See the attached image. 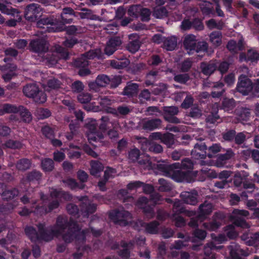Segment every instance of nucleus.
<instances>
[{
	"label": "nucleus",
	"mask_w": 259,
	"mask_h": 259,
	"mask_svg": "<svg viewBox=\"0 0 259 259\" xmlns=\"http://www.w3.org/2000/svg\"><path fill=\"white\" fill-rule=\"evenodd\" d=\"M39 234L32 227H27L25 231L27 236L32 241L42 240L49 241L54 237H61L65 242L69 243L74 239L77 240H83L85 237V231H80L78 225L73 222L72 219L70 223H67L65 218L59 217L55 226L50 229H45L43 224L38 226Z\"/></svg>",
	"instance_id": "nucleus-1"
},
{
	"label": "nucleus",
	"mask_w": 259,
	"mask_h": 259,
	"mask_svg": "<svg viewBox=\"0 0 259 259\" xmlns=\"http://www.w3.org/2000/svg\"><path fill=\"white\" fill-rule=\"evenodd\" d=\"M31 49L40 55H42V61L50 66L55 65L60 59H67V51L59 45L55 46L53 52H48V45L44 39L34 40L30 44Z\"/></svg>",
	"instance_id": "nucleus-2"
},
{
	"label": "nucleus",
	"mask_w": 259,
	"mask_h": 259,
	"mask_svg": "<svg viewBox=\"0 0 259 259\" xmlns=\"http://www.w3.org/2000/svg\"><path fill=\"white\" fill-rule=\"evenodd\" d=\"M248 214V211L245 210L235 209L233 210L231 220L233 222L234 225L227 226L225 230L228 237L234 238L237 236L238 233L235 230L234 225L243 228H248L250 227L244 220L240 218L241 216L247 217Z\"/></svg>",
	"instance_id": "nucleus-3"
},
{
	"label": "nucleus",
	"mask_w": 259,
	"mask_h": 259,
	"mask_svg": "<svg viewBox=\"0 0 259 259\" xmlns=\"http://www.w3.org/2000/svg\"><path fill=\"white\" fill-rule=\"evenodd\" d=\"M184 45L189 54H192L194 52L204 54L207 47L205 42H198L196 36L193 34H188L185 36Z\"/></svg>",
	"instance_id": "nucleus-4"
},
{
	"label": "nucleus",
	"mask_w": 259,
	"mask_h": 259,
	"mask_svg": "<svg viewBox=\"0 0 259 259\" xmlns=\"http://www.w3.org/2000/svg\"><path fill=\"white\" fill-rule=\"evenodd\" d=\"M24 95L28 98H32L37 103H43L47 100L46 95L40 91L36 84H28L23 88Z\"/></svg>",
	"instance_id": "nucleus-5"
},
{
	"label": "nucleus",
	"mask_w": 259,
	"mask_h": 259,
	"mask_svg": "<svg viewBox=\"0 0 259 259\" xmlns=\"http://www.w3.org/2000/svg\"><path fill=\"white\" fill-rule=\"evenodd\" d=\"M59 22L56 19L53 18H42L37 22L36 25L44 30L42 32H56L60 31L62 26H59Z\"/></svg>",
	"instance_id": "nucleus-6"
},
{
	"label": "nucleus",
	"mask_w": 259,
	"mask_h": 259,
	"mask_svg": "<svg viewBox=\"0 0 259 259\" xmlns=\"http://www.w3.org/2000/svg\"><path fill=\"white\" fill-rule=\"evenodd\" d=\"M211 236L212 238L213 239V242L208 243L205 246L204 256L203 259H215V255L211 252V250L212 249H221L222 247V246H217L215 245V244L217 243H223L226 240V237L224 235L221 234L218 237H214V234H212Z\"/></svg>",
	"instance_id": "nucleus-7"
},
{
	"label": "nucleus",
	"mask_w": 259,
	"mask_h": 259,
	"mask_svg": "<svg viewBox=\"0 0 259 259\" xmlns=\"http://www.w3.org/2000/svg\"><path fill=\"white\" fill-rule=\"evenodd\" d=\"M173 211L175 213L172 215V219L175 221L176 225L178 227L184 225L185 221L182 217L178 215L177 214L185 212L188 216H192L195 214V212L192 211L185 210V208L182 206V203L179 200L175 202Z\"/></svg>",
	"instance_id": "nucleus-8"
},
{
	"label": "nucleus",
	"mask_w": 259,
	"mask_h": 259,
	"mask_svg": "<svg viewBox=\"0 0 259 259\" xmlns=\"http://www.w3.org/2000/svg\"><path fill=\"white\" fill-rule=\"evenodd\" d=\"M97 121L93 119H90L86 125L87 136L89 142L91 144H93L94 142H97L103 138L102 133L97 132Z\"/></svg>",
	"instance_id": "nucleus-9"
},
{
	"label": "nucleus",
	"mask_w": 259,
	"mask_h": 259,
	"mask_svg": "<svg viewBox=\"0 0 259 259\" xmlns=\"http://www.w3.org/2000/svg\"><path fill=\"white\" fill-rule=\"evenodd\" d=\"M212 210V204L207 202H205L199 206L197 220L192 219L189 223V226L192 227H197L198 226V220L202 222L206 218V215L211 212Z\"/></svg>",
	"instance_id": "nucleus-10"
},
{
	"label": "nucleus",
	"mask_w": 259,
	"mask_h": 259,
	"mask_svg": "<svg viewBox=\"0 0 259 259\" xmlns=\"http://www.w3.org/2000/svg\"><path fill=\"white\" fill-rule=\"evenodd\" d=\"M109 217L115 223L125 225L131 219V214L123 209L114 210L109 213Z\"/></svg>",
	"instance_id": "nucleus-11"
},
{
	"label": "nucleus",
	"mask_w": 259,
	"mask_h": 259,
	"mask_svg": "<svg viewBox=\"0 0 259 259\" xmlns=\"http://www.w3.org/2000/svg\"><path fill=\"white\" fill-rule=\"evenodd\" d=\"M102 51L99 49L89 51L76 60L75 65L77 67H86L89 64L88 59L100 58L102 57Z\"/></svg>",
	"instance_id": "nucleus-12"
},
{
	"label": "nucleus",
	"mask_w": 259,
	"mask_h": 259,
	"mask_svg": "<svg viewBox=\"0 0 259 259\" xmlns=\"http://www.w3.org/2000/svg\"><path fill=\"white\" fill-rule=\"evenodd\" d=\"M42 10L37 4H32L26 9L25 17L29 21H36L42 14Z\"/></svg>",
	"instance_id": "nucleus-13"
},
{
	"label": "nucleus",
	"mask_w": 259,
	"mask_h": 259,
	"mask_svg": "<svg viewBox=\"0 0 259 259\" xmlns=\"http://www.w3.org/2000/svg\"><path fill=\"white\" fill-rule=\"evenodd\" d=\"M237 90L244 95H247L253 89L251 81L245 75H241L239 78Z\"/></svg>",
	"instance_id": "nucleus-14"
},
{
	"label": "nucleus",
	"mask_w": 259,
	"mask_h": 259,
	"mask_svg": "<svg viewBox=\"0 0 259 259\" xmlns=\"http://www.w3.org/2000/svg\"><path fill=\"white\" fill-rule=\"evenodd\" d=\"M59 205V202L58 200L53 201L49 206V209L48 210L47 208H45L44 206H38L36 205L35 209H31V210H29L26 208H24L21 211L19 212V214L21 215H27L31 212H34L36 213H39L40 214H45L54 208H57Z\"/></svg>",
	"instance_id": "nucleus-15"
},
{
	"label": "nucleus",
	"mask_w": 259,
	"mask_h": 259,
	"mask_svg": "<svg viewBox=\"0 0 259 259\" xmlns=\"http://www.w3.org/2000/svg\"><path fill=\"white\" fill-rule=\"evenodd\" d=\"M0 69L4 72L2 78L5 82L10 81L17 75L16 73L17 67L14 64H7L5 66H1Z\"/></svg>",
	"instance_id": "nucleus-16"
},
{
	"label": "nucleus",
	"mask_w": 259,
	"mask_h": 259,
	"mask_svg": "<svg viewBox=\"0 0 259 259\" xmlns=\"http://www.w3.org/2000/svg\"><path fill=\"white\" fill-rule=\"evenodd\" d=\"M163 111L164 117L166 120L172 123L180 122L179 119L175 116L179 112L177 107L175 106L164 107Z\"/></svg>",
	"instance_id": "nucleus-17"
},
{
	"label": "nucleus",
	"mask_w": 259,
	"mask_h": 259,
	"mask_svg": "<svg viewBox=\"0 0 259 259\" xmlns=\"http://www.w3.org/2000/svg\"><path fill=\"white\" fill-rule=\"evenodd\" d=\"M158 223L156 221L149 224H146L142 221H139L136 223V227L138 230L144 229L146 232L151 234H155L158 231Z\"/></svg>",
	"instance_id": "nucleus-18"
},
{
	"label": "nucleus",
	"mask_w": 259,
	"mask_h": 259,
	"mask_svg": "<svg viewBox=\"0 0 259 259\" xmlns=\"http://www.w3.org/2000/svg\"><path fill=\"white\" fill-rule=\"evenodd\" d=\"M121 40L118 37L111 38L107 43L105 48V52L108 55H112L120 46Z\"/></svg>",
	"instance_id": "nucleus-19"
},
{
	"label": "nucleus",
	"mask_w": 259,
	"mask_h": 259,
	"mask_svg": "<svg viewBox=\"0 0 259 259\" xmlns=\"http://www.w3.org/2000/svg\"><path fill=\"white\" fill-rule=\"evenodd\" d=\"M119 127V123L116 120H110L108 116H103L101 119V123L99 129L101 131L105 132L107 130L112 128H117Z\"/></svg>",
	"instance_id": "nucleus-20"
},
{
	"label": "nucleus",
	"mask_w": 259,
	"mask_h": 259,
	"mask_svg": "<svg viewBox=\"0 0 259 259\" xmlns=\"http://www.w3.org/2000/svg\"><path fill=\"white\" fill-rule=\"evenodd\" d=\"M239 60L240 61L256 62L259 60V53L254 49H249L248 50L246 55L244 53L240 54Z\"/></svg>",
	"instance_id": "nucleus-21"
},
{
	"label": "nucleus",
	"mask_w": 259,
	"mask_h": 259,
	"mask_svg": "<svg viewBox=\"0 0 259 259\" xmlns=\"http://www.w3.org/2000/svg\"><path fill=\"white\" fill-rule=\"evenodd\" d=\"M130 41L126 46L128 51L132 53H135L140 48V43L138 38V36L136 33H133L128 36Z\"/></svg>",
	"instance_id": "nucleus-22"
},
{
	"label": "nucleus",
	"mask_w": 259,
	"mask_h": 259,
	"mask_svg": "<svg viewBox=\"0 0 259 259\" xmlns=\"http://www.w3.org/2000/svg\"><path fill=\"white\" fill-rule=\"evenodd\" d=\"M245 46V43L242 36L239 38L237 44L233 40H231L228 43L227 47L228 49L233 53H237L239 51L243 50Z\"/></svg>",
	"instance_id": "nucleus-23"
},
{
	"label": "nucleus",
	"mask_w": 259,
	"mask_h": 259,
	"mask_svg": "<svg viewBox=\"0 0 259 259\" xmlns=\"http://www.w3.org/2000/svg\"><path fill=\"white\" fill-rule=\"evenodd\" d=\"M161 120L159 119H144L141 121V125L144 129L153 130L159 127Z\"/></svg>",
	"instance_id": "nucleus-24"
},
{
	"label": "nucleus",
	"mask_w": 259,
	"mask_h": 259,
	"mask_svg": "<svg viewBox=\"0 0 259 259\" xmlns=\"http://www.w3.org/2000/svg\"><path fill=\"white\" fill-rule=\"evenodd\" d=\"M190 173L188 171H182V170L178 169L174 171L172 178L178 182H190Z\"/></svg>",
	"instance_id": "nucleus-25"
},
{
	"label": "nucleus",
	"mask_w": 259,
	"mask_h": 259,
	"mask_svg": "<svg viewBox=\"0 0 259 259\" xmlns=\"http://www.w3.org/2000/svg\"><path fill=\"white\" fill-rule=\"evenodd\" d=\"M206 146L204 144H196L191 154L195 159H204L206 156Z\"/></svg>",
	"instance_id": "nucleus-26"
},
{
	"label": "nucleus",
	"mask_w": 259,
	"mask_h": 259,
	"mask_svg": "<svg viewBox=\"0 0 259 259\" xmlns=\"http://www.w3.org/2000/svg\"><path fill=\"white\" fill-rule=\"evenodd\" d=\"M148 201L146 198L141 197L138 200L137 205L139 208L144 209V212L146 213L147 217L149 218H153L154 216V212L152 207L149 205H147Z\"/></svg>",
	"instance_id": "nucleus-27"
},
{
	"label": "nucleus",
	"mask_w": 259,
	"mask_h": 259,
	"mask_svg": "<svg viewBox=\"0 0 259 259\" xmlns=\"http://www.w3.org/2000/svg\"><path fill=\"white\" fill-rule=\"evenodd\" d=\"M181 197L187 204L195 205L197 203V193L195 191L191 192H183L181 194Z\"/></svg>",
	"instance_id": "nucleus-28"
},
{
	"label": "nucleus",
	"mask_w": 259,
	"mask_h": 259,
	"mask_svg": "<svg viewBox=\"0 0 259 259\" xmlns=\"http://www.w3.org/2000/svg\"><path fill=\"white\" fill-rule=\"evenodd\" d=\"M96 210V205L92 203L87 197H84L81 209L83 215L88 217L90 213H94Z\"/></svg>",
	"instance_id": "nucleus-29"
},
{
	"label": "nucleus",
	"mask_w": 259,
	"mask_h": 259,
	"mask_svg": "<svg viewBox=\"0 0 259 259\" xmlns=\"http://www.w3.org/2000/svg\"><path fill=\"white\" fill-rule=\"evenodd\" d=\"M230 254L232 259H240V255H246L244 251L237 244H232L229 247Z\"/></svg>",
	"instance_id": "nucleus-30"
},
{
	"label": "nucleus",
	"mask_w": 259,
	"mask_h": 259,
	"mask_svg": "<svg viewBox=\"0 0 259 259\" xmlns=\"http://www.w3.org/2000/svg\"><path fill=\"white\" fill-rule=\"evenodd\" d=\"M131 111V109L129 107L124 106H119L117 109L112 108H108L107 109V112L112 113L116 116L125 115L128 114Z\"/></svg>",
	"instance_id": "nucleus-31"
},
{
	"label": "nucleus",
	"mask_w": 259,
	"mask_h": 259,
	"mask_svg": "<svg viewBox=\"0 0 259 259\" xmlns=\"http://www.w3.org/2000/svg\"><path fill=\"white\" fill-rule=\"evenodd\" d=\"M218 65L214 62H210L209 63H202L201 68L202 72L206 75L211 74L217 69Z\"/></svg>",
	"instance_id": "nucleus-32"
},
{
	"label": "nucleus",
	"mask_w": 259,
	"mask_h": 259,
	"mask_svg": "<svg viewBox=\"0 0 259 259\" xmlns=\"http://www.w3.org/2000/svg\"><path fill=\"white\" fill-rule=\"evenodd\" d=\"M96 79L100 87H106L110 82H112L113 79L119 81V78L118 77L110 78L107 75L103 74L98 75Z\"/></svg>",
	"instance_id": "nucleus-33"
},
{
	"label": "nucleus",
	"mask_w": 259,
	"mask_h": 259,
	"mask_svg": "<svg viewBox=\"0 0 259 259\" xmlns=\"http://www.w3.org/2000/svg\"><path fill=\"white\" fill-rule=\"evenodd\" d=\"M209 40L214 47L220 46L222 43V35L219 31H213L209 34Z\"/></svg>",
	"instance_id": "nucleus-34"
},
{
	"label": "nucleus",
	"mask_w": 259,
	"mask_h": 259,
	"mask_svg": "<svg viewBox=\"0 0 259 259\" xmlns=\"http://www.w3.org/2000/svg\"><path fill=\"white\" fill-rule=\"evenodd\" d=\"M141 166L145 169H150L154 168L155 164L153 163L152 160L147 155H144L143 159L139 161Z\"/></svg>",
	"instance_id": "nucleus-35"
},
{
	"label": "nucleus",
	"mask_w": 259,
	"mask_h": 259,
	"mask_svg": "<svg viewBox=\"0 0 259 259\" xmlns=\"http://www.w3.org/2000/svg\"><path fill=\"white\" fill-rule=\"evenodd\" d=\"M138 87L139 86L137 83L129 82L124 89L123 95L133 96L137 94Z\"/></svg>",
	"instance_id": "nucleus-36"
},
{
	"label": "nucleus",
	"mask_w": 259,
	"mask_h": 259,
	"mask_svg": "<svg viewBox=\"0 0 259 259\" xmlns=\"http://www.w3.org/2000/svg\"><path fill=\"white\" fill-rule=\"evenodd\" d=\"M3 148H11V149H21L23 147V144L19 141H14L13 140H8L4 144L2 145Z\"/></svg>",
	"instance_id": "nucleus-37"
},
{
	"label": "nucleus",
	"mask_w": 259,
	"mask_h": 259,
	"mask_svg": "<svg viewBox=\"0 0 259 259\" xmlns=\"http://www.w3.org/2000/svg\"><path fill=\"white\" fill-rule=\"evenodd\" d=\"M177 45V39L175 36L167 38L164 41V48L168 51L175 49Z\"/></svg>",
	"instance_id": "nucleus-38"
},
{
	"label": "nucleus",
	"mask_w": 259,
	"mask_h": 259,
	"mask_svg": "<svg viewBox=\"0 0 259 259\" xmlns=\"http://www.w3.org/2000/svg\"><path fill=\"white\" fill-rule=\"evenodd\" d=\"M168 12L164 7H156L153 13V15L156 18L162 19L167 16Z\"/></svg>",
	"instance_id": "nucleus-39"
},
{
	"label": "nucleus",
	"mask_w": 259,
	"mask_h": 259,
	"mask_svg": "<svg viewBox=\"0 0 259 259\" xmlns=\"http://www.w3.org/2000/svg\"><path fill=\"white\" fill-rule=\"evenodd\" d=\"M218 111V105L215 104L212 107V111L211 112V114L207 116L206 120L207 122L214 123L219 118V116L217 114Z\"/></svg>",
	"instance_id": "nucleus-40"
},
{
	"label": "nucleus",
	"mask_w": 259,
	"mask_h": 259,
	"mask_svg": "<svg viewBox=\"0 0 259 259\" xmlns=\"http://www.w3.org/2000/svg\"><path fill=\"white\" fill-rule=\"evenodd\" d=\"M91 174L92 175L96 176L98 172L103 169V165L99 162L92 161L91 162Z\"/></svg>",
	"instance_id": "nucleus-41"
},
{
	"label": "nucleus",
	"mask_w": 259,
	"mask_h": 259,
	"mask_svg": "<svg viewBox=\"0 0 259 259\" xmlns=\"http://www.w3.org/2000/svg\"><path fill=\"white\" fill-rule=\"evenodd\" d=\"M73 15L74 14L73 10L70 8H64L63 10V13L61 14L62 23H70L72 22V19L68 18L66 15Z\"/></svg>",
	"instance_id": "nucleus-42"
},
{
	"label": "nucleus",
	"mask_w": 259,
	"mask_h": 259,
	"mask_svg": "<svg viewBox=\"0 0 259 259\" xmlns=\"http://www.w3.org/2000/svg\"><path fill=\"white\" fill-rule=\"evenodd\" d=\"M61 82L56 78L50 79L47 83V85L44 87L45 90L48 91L52 89H58L61 87Z\"/></svg>",
	"instance_id": "nucleus-43"
},
{
	"label": "nucleus",
	"mask_w": 259,
	"mask_h": 259,
	"mask_svg": "<svg viewBox=\"0 0 259 259\" xmlns=\"http://www.w3.org/2000/svg\"><path fill=\"white\" fill-rule=\"evenodd\" d=\"M63 183L66 186L71 189H82L84 188V185L81 184L78 185L76 181L72 179H68L63 181Z\"/></svg>",
	"instance_id": "nucleus-44"
},
{
	"label": "nucleus",
	"mask_w": 259,
	"mask_h": 259,
	"mask_svg": "<svg viewBox=\"0 0 259 259\" xmlns=\"http://www.w3.org/2000/svg\"><path fill=\"white\" fill-rule=\"evenodd\" d=\"M23 120L25 122H29L31 120V115L30 112L23 106H19L18 111Z\"/></svg>",
	"instance_id": "nucleus-45"
},
{
	"label": "nucleus",
	"mask_w": 259,
	"mask_h": 259,
	"mask_svg": "<svg viewBox=\"0 0 259 259\" xmlns=\"http://www.w3.org/2000/svg\"><path fill=\"white\" fill-rule=\"evenodd\" d=\"M161 142L165 144L168 147H170L175 143L174 135L170 133L163 135Z\"/></svg>",
	"instance_id": "nucleus-46"
},
{
	"label": "nucleus",
	"mask_w": 259,
	"mask_h": 259,
	"mask_svg": "<svg viewBox=\"0 0 259 259\" xmlns=\"http://www.w3.org/2000/svg\"><path fill=\"white\" fill-rule=\"evenodd\" d=\"M159 185L158 190L161 192H167L170 191L171 189V185L164 179H160L158 180Z\"/></svg>",
	"instance_id": "nucleus-47"
},
{
	"label": "nucleus",
	"mask_w": 259,
	"mask_h": 259,
	"mask_svg": "<svg viewBox=\"0 0 259 259\" xmlns=\"http://www.w3.org/2000/svg\"><path fill=\"white\" fill-rule=\"evenodd\" d=\"M41 166L46 171H51L54 168V162L52 159L46 158L41 161Z\"/></svg>",
	"instance_id": "nucleus-48"
},
{
	"label": "nucleus",
	"mask_w": 259,
	"mask_h": 259,
	"mask_svg": "<svg viewBox=\"0 0 259 259\" xmlns=\"http://www.w3.org/2000/svg\"><path fill=\"white\" fill-rule=\"evenodd\" d=\"M51 197L53 198H60L63 197L66 200H69L71 196L68 193H63V192L58 191L56 189H52L51 191Z\"/></svg>",
	"instance_id": "nucleus-49"
},
{
	"label": "nucleus",
	"mask_w": 259,
	"mask_h": 259,
	"mask_svg": "<svg viewBox=\"0 0 259 259\" xmlns=\"http://www.w3.org/2000/svg\"><path fill=\"white\" fill-rule=\"evenodd\" d=\"M221 225V223L215 220L209 223H204L203 227L207 230L213 231L217 230Z\"/></svg>",
	"instance_id": "nucleus-50"
},
{
	"label": "nucleus",
	"mask_w": 259,
	"mask_h": 259,
	"mask_svg": "<svg viewBox=\"0 0 259 259\" xmlns=\"http://www.w3.org/2000/svg\"><path fill=\"white\" fill-rule=\"evenodd\" d=\"M224 86V84L222 82H217L214 85V89H221L220 91H215L213 90L211 92V95L213 98H218L220 97L223 93L224 92L225 90L223 89V87Z\"/></svg>",
	"instance_id": "nucleus-51"
},
{
	"label": "nucleus",
	"mask_w": 259,
	"mask_h": 259,
	"mask_svg": "<svg viewBox=\"0 0 259 259\" xmlns=\"http://www.w3.org/2000/svg\"><path fill=\"white\" fill-rule=\"evenodd\" d=\"M238 120L240 121H247L250 117V111L247 109H242L238 112Z\"/></svg>",
	"instance_id": "nucleus-52"
},
{
	"label": "nucleus",
	"mask_w": 259,
	"mask_h": 259,
	"mask_svg": "<svg viewBox=\"0 0 259 259\" xmlns=\"http://www.w3.org/2000/svg\"><path fill=\"white\" fill-rule=\"evenodd\" d=\"M0 11H1L3 13L6 14L7 15H15L16 14V17L18 20L21 19V17L20 15L18 14V11L14 9H8L7 7L2 4H0Z\"/></svg>",
	"instance_id": "nucleus-53"
},
{
	"label": "nucleus",
	"mask_w": 259,
	"mask_h": 259,
	"mask_svg": "<svg viewBox=\"0 0 259 259\" xmlns=\"http://www.w3.org/2000/svg\"><path fill=\"white\" fill-rule=\"evenodd\" d=\"M30 161L27 159H23L20 160L17 164V168L21 170H26L30 167Z\"/></svg>",
	"instance_id": "nucleus-54"
},
{
	"label": "nucleus",
	"mask_w": 259,
	"mask_h": 259,
	"mask_svg": "<svg viewBox=\"0 0 259 259\" xmlns=\"http://www.w3.org/2000/svg\"><path fill=\"white\" fill-rule=\"evenodd\" d=\"M200 9L203 14H209L212 11L211 3L207 1H202L199 4Z\"/></svg>",
	"instance_id": "nucleus-55"
},
{
	"label": "nucleus",
	"mask_w": 259,
	"mask_h": 259,
	"mask_svg": "<svg viewBox=\"0 0 259 259\" xmlns=\"http://www.w3.org/2000/svg\"><path fill=\"white\" fill-rule=\"evenodd\" d=\"M141 7L138 5H134L130 7L128 10V15L133 18H137L140 13Z\"/></svg>",
	"instance_id": "nucleus-56"
},
{
	"label": "nucleus",
	"mask_w": 259,
	"mask_h": 259,
	"mask_svg": "<svg viewBox=\"0 0 259 259\" xmlns=\"http://www.w3.org/2000/svg\"><path fill=\"white\" fill-rule=\"evenodd\" d=\"M4 112L6 113H18L19 110V106L17 107L15 105L9 104H5L3 105Z\"/></svg>",
	"instance_id": "nucleus-57"
},
{
	"label": "nucleus",
	"mask_w": 259,
	"mask_h": 259,
	"mask_svg": "<svg viewBox=\"0 0 259 259\" xmlns=\"http://www.w3.org/2000/svg\"><path fill=\"white\" fill-rule=\"evenodd\" d=\"M133 246V244L132 243H130L128 244L125 243L124 242L121 243V246L123 249L120 252L119 255L123 257H127L129 256L130 253L128 250L130 249Z\"/></svg>",
	"instance_id": "nucleus-58"
},
{
	"label": "nucleus",
	"mask_w": 259,
	"mask_h": 259,
	"mask_svg": "<svg viewBox=\"0 0 259 259\" xmlns=\"http://www.w3.org/2000/svg\"><path fill=\"white\" fill-rule=\"evenodd\" d=\"M35 114L38 118L44 119L49 117L51 115V112L48 109L39 108L37 109Z\"/></svg>",
	"instance_id": "nucleus-59"
},
{
	"label": "nucleus",
	"mask_w": 259,
	"mask_h": 259,
	"mask_svg": "<svg viewBox=\"0 0 259 259\" xmlns=\"http://www.w3.org/2000/svg\"><path fill=\"white\" fill-rule=\"evenodd\" d=\"M18 192L16 189L12 190H6L3 192L2 196L4 199L9 200L13 198L15 196L18 195Z\"/></svg>",
	"instance_id": "nucleus-60"
},
{
	"label": "nucleus",
	"mask_w": 259,
	"mask_h": 259,
	"mask_svg": "<svg viewBox=\"0 0 259 259\" xmlns=\"http://www.w3.org/2000/svg\"><path fill=\"white\" fill-rule=\"evenodd\" d=\"M235 107V102L232 99H225L223 102V107L226 111H229Z\"/></svg>",
	"instance_id": "nucleus-61"
},
{
	"label": "nucleus",
	"mask_w": 259,
	"mask_h": 259,
	"mask_svg": "<svg viewBox=\"0 0 259 259\" xmlns=\"http://www.w3.org/2000/svg\"><path fill=\"white\" fill-rule=\"evenodd\" d=\"M221 148L220 145L218 144H213L208 149L207 156L210 158L212 157L214 154L220 151Z\"/></svg>",
	"instance_id": "nucleus-62"
},
{
	"label": "nucleus",
	"mask_w": 259,
	"mask_h": 259,
	"mask_svg": "<svg viewBox=\"0 0 259 259\" xmlns=\"http://www.w3.org/2000/svg\"><path fill=\"white\" fill-rule=\"evenodd\" d=\"M84 89L82 82L79 80L74 81L71 85V89L74 93H79Z\"/></svg>",
	"instance_id": "nucleus-63"
},
{
	"label": "nucleus",
	"mask_w": 259,
	"mask_h": 259,
	"mask_svg": "<svg viewBox=\"0 0 259 259\" xmlns=\"http://www.w3.org/2000/svg\"><path fill=\"white\" fill-rule=\"evenodd\" d=\"M91 95L89 93H82L77 96L78 101L82 104L87 103L91 100Z\"/></svg>",
	"instance_id": "nucleus-64"
}]
</instances>
